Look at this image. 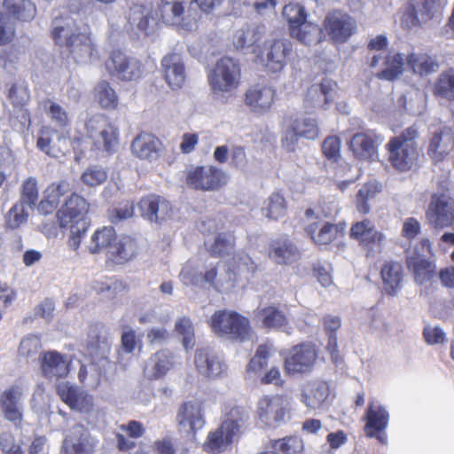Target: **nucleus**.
<instances>
[{
  "instance_id": "1",
  "label": "nucleus",
  "mask_w": 454,
  "mask_h": 454,
  "mask_svg": "<svg viewBox=\"0 0 454 454\" xmlns=\"http://www.w3.org/2000/svg\"><path fill=\"white\" fill-rule=\"evenodd\" d=\"M52 37L56 43L65 46L77 63L88 62L94 51V44L86 31H80L71 18H56L52 22Z\"/></svg>"
},
{
  "instance_id": "2",
  "label": "nucleus",
  "mask_w": 454,
  "mask_h": 454,
  "mask_svg": "<svg viewBox=\"0 0 454 454\" xmlns=\"http://www.w3.org/2000/svg\"><path fill=\"white\" fill-rule=\"evenodd\" d=\"M219 262L216 265L210 264V267L202 274L192 262H187L182 268L179 278L187 286L201 287L206 283L218 291H223L232 286L234 273L225 269L219 271Z\"/></svg>"
},
{
  "instance_id": "3",
  "label": "nucleus",
  "mask_w": 454,
  "mask_h": 454,
  "mask_svg": "<svg viewBox=\"0 0 454 454\" xmlns=\"http://www.w3.org/2000/svg\"><path fill=\"white\" fill-rule=\"evenodd\" d=\"M418 129L415 126L407 128L399 137H394L387 144L389 160L393 167L401 171L410 169L418 158L415 139Z\"/></svg>"
},
{
  "instance_id": "4",
  "label": "nucleus",
  "mask_w": 454,
  "mask_h": 454,
  "mask_svg": "<svg viewBox=\"0 0 454 454\" xmlns=\"http://www.w3.org/2000/svg\"><path fill=\"white\" fill-rule=\"evenodd\" d=\"M247 418V415L244 411L240 414L238 409L232 410L231 418L225 419L217 429L208 434L203 446L204 450L211 453L224 451L239 438Z\"/></svg>"
},
{
  "instance_id": "5",
  "label": "nucleus",
  "mask_w": 454,
  "mask_h": 454,
  "mask_svg": "<svg viewBox=\"0 0 454 454\" xmlns=\"http://www.w3.org/2000/svg\"><path fill=\"white\" fill-rule=\"evenodd\" d=\"M213 333L218 337L243 341L249 334V321L239 313L230 310L215 311L210 319Z\"/></svg>"
},
{
  "instance_id": "6",
  "label": "nucleus",
  "mask_w": 454,
  "mask_h": 454,
  "mask_svg": "<svg viewBox=\"0 0 454 454\" xmlns=\"http://www.w3.org/2000/svg\"><path fill=\"white\" fill-rule=\"evenodd\" d=\"M87 135L98 150L112 153L118 146V129L102 114L90 117L85 124Z\"/></svg>"
},
{
  "instance_id": "7",
  "label": "nucleus",
  "mask_w": 454,
  "mask_h": 454,
  "mask_svg": "<svg viewBox=\"0 0 454 454\" xmlns=\"http://www.w3.org/2000/svg\"><path fill=\"white\" fill-rule=\"evenodd\" d=\"M240 69L234 59H220L208 75L209 84L215 94L228 93L235 90L239 82Z\"/></svg>"
},
{
  "instance_id": "8",
  "label": "nucleus",
  "mask_w": 454,
  "mask_h": 454,
  "mask_svg": "<svg viewBox=\"0 0 454 454\" xmlns=\"http://www.w3.org/2000/svg\"><path fill=\"white\" fill-rule=\"evenodd\" d=\"M124 26L128 32L145 36L153 34L158 27L157 13L149 5L135 4L129 7Z\"/></svg>"
},
{
  "instance_id": "9",
  "label": "nucleus",
  "mask_w": 454,
  "mask_h": 454,
  "mask_svg": "<svg viewBox=\"0 0 454 454\" xmlns=\"http://www.w3.org/2000/svg\"><path fill=\"white\" fill-rule=\"evenodd\" d=\"M98 442L87 427L75 424L66 432L60 454H91Z\"/></svg>"
},
{
  "instance_id": "10",
  "label": "nucleus",
  "mask_w": 454,
  "mask_h": 454,
  "mask_svg": "<svg viewBox=\"0 0 454 454\" xmlns=\"http://www.w3.org/2000/svg\"><path fill=\"white\" fill-rule=\"evenodd\" d=\"M105 66L111 76L123 81L137 80L143 74L142 63L120 51H112Z\"/></svg>"
},
{
  "instance_id": "11",
  "label": "nucleus",
  "mask_w": 454,
  "mask_h": 454,
  "mask_svg": "<svg viewBox=\"0 0 454 454\" xmlns=\"http://www.w3.org/2000/svg\"><path fill=\"white\" fill-rule=\"evenodd\" d=\"M426 215L434 229L451 227L454 223V199L446 192L434 194Z\"/></svg>"
},
{
  "instance_id": "12",
  "label": "nucleus",
  "mask_w": 454,
  "mask_h": 454,
  "mask_svg": "<svg viewBox=\"0 0 454 454\" xmlns=\"http://www.w3.org/2000/svg\"><path fill=\"white\" fill-rule=\"evenodd\" d=\"M305 231L311 239L318 245H328L342 233L346 225L343 223L333 224L322 222L314 209L309 208L305 212Z\"/></svg>"
},
{
  "instance_id": "13",
  "label": "nucleus",
  "mask_w": 454,
  "mask_h": 454,
  "mask_svg": "<svg viewBox=\"0 0 454 454\" xmlns=\"http://www.w3.org/2000/svg\"><path fill=\"white\" fill-rule=\"evenodd\" d=\"M88 212L89 204L86 200L77 194H72L58 212L60 227L78 226L82 230H87L89 227L86 218Z\"/></svg>"
},
{
  "instance_id": "14",
  "label": "nucleus",
  "mask_w": 454,
  "mask_h": 454,
  "mask_svg": "<svg viewBox=\"0 0 454 454\" xmlns=\"http://www.w3.org/2000/svg\"><path fill=\"white\" fill-rule=\"evenodd\" d=\"M227 182L226 174L212 166L192 168L186 176L187 184L194 189L203 191L217 190Z\"/></svg>"
},
{
  "instance_id": "15",
  "label": "nucleus",
  "mask_w": 454,
  "mask_h": 454,
  "mask_svg": "<svg viewBox=\"0 0 454 454\" xmlns=\"http://www.w3.org/2000/svg\"><path fill=\"white\" fill-rule=\"evenodd\" d=\"M291 51L292 43L288 40L270 39L263 43L262 60L269 71L279 72L286 67L287 57Z\"/></svg>"
},
{
  "instance_id": "16",
  "label": "nucleus",
  "mask_w": 454,
  "mask_h": 454,
  "mask_svg": "<svg viewBox=\"0 0 454 454\" xmlns=\"http://www.w3.org/2000/svg\"><path fill=\"white\" fill-rule=\"evenodd\" d=\"M287 399L280 395L264 396L258 402L259 419L270 427H277L284 422L288 407Z\"/></svg>"
},
{
  "instance_id": "17",
  "label": "nucleus",
  "mask_w": 454,
  "mask_h": 454,
  "mask_svg": "<svg viewBox=\"0 0 454 454\" xmlns=\"http://www.w3.org/2000/svg\"><path fill=\"white\" fill-rule=\"evenodd\" d=\"M178 431L192 438L205 426L202 405L198 401L183 403L176 414Z\"/></svg>"
},
{
  "instance_id": "18",
  "label": "nucleus",
  "mask_w": 454,
  "mask_h": 454,
  "mask_svg": "<svg viewBox=\"0 0 454 454\" xmlns=\"http://www.w3.org/2000/svg\"><path fill=\"white\" fill-rule=\"evenodd\" d=\"M319 135V129L316 119L300 116L293 119L288 129L282 137V145L288 151H293L294 145L301 137L316 139Z\"/></svg>"
},
{
  "instance_id": "19",
  "label": "nucleus",
  "mask_w": 454,
  "mask_h": 454,
  "mask_svg": "<svg viewBox=\"0 0 454 454\" xmlns=\"http://www.w3.org/2000/svg\"><path fill=\"white\" fill-rule=\"evenodd\" d=\"M194 363L198 372L208 379L223 377L228 366L223 356L211 348L197 349Z\"/></svg>"
},
{
  "instance_id": "20",
  "label": "nucleus",
  "mask_w": 454,
  "mask_h": 454,
  "mask_svg": "<svg viewBox=\"0 0 454 454\" xmlns=\"http://www.w3.org/2000/svg\"><path fill=\"white\" fill-rule=\"evenodd\" d=\"M325 28L335 43H343L356 31V21L348 13L333 11L325 20Z\"/></svg>"
},
{
  "instance_id": "21",
  "label": "nucleus",
  "mask_w": 454,
  "mask_h": 454,
  "mask_svg": "<svg viewBox=\"0 0 454 454\" xmlns=\"http://www.w3.org/2000/svg\"><path fill=\"white\" fill-rule=\"evenodd\" d=\"M314 345L302 343L289 350L285 359V369L287 373H303L309 372L317 359Z\"/></svg>"
},
{
  "instance_id": "22",
  "label": "nucleus",
  "mask_w": 454,
  "mask_h": 454,
  "mask_svg": "<svg viewBox=\"0 0 454 454\" xmlns=\"http://www.w3.org/2000/svg\"><path fill=\"white\" fill-rule=\"evenodd\" d=\"M0 409L7 420L21 423L24 411V392L20 386L12 385L0 394Z\"/></svg>"
},
{
  "instance_id": "23",
  "label": "nucleus",
  "mask_w": 454,
  "mask_h": 454,
  "mask_svg": "<svg viewBox=\"0 0 454 454\" xmlns=\"http://www.w3.org/2000/svg\"><path fill=\"white\" fill-rule=\"evenodd\" d=\"M36 145L47 155L59 158L68 151L69 133L67 131H57L49 127L43 128L39 132Z\"/></svg>"
},
{
  "instance_id": "24",
  "label": "nucleus",
  "mask_w": 454,
  "mask_h": 454,
  "mask_svg": "<svg viewBox=\"0 0 454 454\" xmlns=\"http://www.w3.org/2000/svg\"><path fill=\"white\" fill-rule=\"evenodd\" d=\"M159 11L162 21L169 26H176L184 30H192L196 26V18L192 17L190 11L184 12L183 3L178 0H160Z\"/></svg>"
},
{
  "instance_id": "25",
  "label": "nucleus",
  "mask_w": 454,
  "mask_h": 454,
  "mask_svg": "<svg viewBox=\"0 0 454 454\" xmlns=\"http://www.w3.org/2000/svg\"><path fill=\"white\" fill-rule=\"evenodd\" d=\"M337 83L328 78H324L319 83L311 85L306 93L304 98V107L306 109L323 108L335 99Z\"/></svg>"
},
{
  "instance_id": "26",
  "label": "nucleus",
  "mask_w": 454,
  "mask_h": 454,
  "mask_svg": "<svg viewBox=\"0 0 454 454\" xmlns=\"http://www.w3.org/2000/svg\"><path fill=\"white\" fill-rule=\"evenodd\" d=\"M57 392L72 410L89 414L93 411L92 396L68 382L59 383Z\"/></svg>"
},
{
  "instance_id": "27",
  "label": "nucleus",
  "mask_w": 454,
  "mask_h": 454,
  "mask_svg": "<svg viewBox=\"0 0 454 454\" xmlns=\"http://www.w3.org/2000/svg\"><path fill=\"white\" fill-rule=\"evenodd\" d=\"M141 216L150 222H159L168 218L172 208L169 202L158 195H149L138 203Z\"/></svg>"
},
{
  "instance_id": "28",
  "label": "nucleus",
  "mask_w": 454,
  "mask_h": 454,
  "mask_svg": "<svg viewBox=\"0 0 454 454\" xmlns=\"http://www.w3.org/2000/svg\"><path fill=\"white\" fill-rule=\"evenodd\" d=\"M161 142L153 134L141 132L131 143L132 153L142 160L149 162L156 160L160 154Z\"/></svg>"
},
{
  "instance_id": "29",
  "label": "nucleus",
  "mask_w": 454,
  "mask_h": 454,
  "mask_svg": "<svg viewBox=\"0 0 454 454\" xmlns=\"http://www.w3.org/2000/svg\"><path fill=\"white\" fill-rule=\"evenodd\" d=\"M268 255L278 264H291L300 258L301 252L291 239L282 236L270 241Z\"/></svg>"
},
{
  "instance_id": "30",
  "label": "nucleus",
  "mask_w": 454,
  "mask_h": 454,
  "mask_svg": "<svg viewBox=\"0 0 454 454\" xmlns=\"http://www.w3.org/2000/svg\"><path fill=\"white\" fill-rule=\"evenodd\" d=\"M71 361L57 351L45 352L41 359L43 375L52 380L65 378L69 373Z\"/></svg>"
},
{
  "instance_id": "31",
  "label": "nucleus",
  "mask_w": 454,
  "mask_h": 454,
  "mask_svg": "<svg viewBox=\"0 0 454 454\" xmlns=\"http://www.w3.org/2000/svg\"><path fill=\"white\" fill-rule=\"evenodd\" d=\"M275 94L270 86L257 84L247 90L245 102L253 112L264 114L271 107Z\"/></svg>"
},
{
  "instance_id": "32",
  "label": "nucleus",
  "mask_w": 454,
  "mask_h": 454,
  "mask_svg": "<svg viewBox=\"0 0 454 454\" xmlns=\"http://www.w3.org/2000/svg\"><path fill=\"white\" fill-rule=\"evenodd\" d=\"M161 67L166 82L177 90L184 84L186 74L183 58L178 53H169L161 60Z\"/></svg>"
},
{
  "instance_id": "33",
  "label": "nucleus",
  "mask_w": 454,
  "mask_h": 454,
  "mask_svg": "<svg viewBox=\"0 0 454 454\" xmlns=\"http://www.w3.org/2000/svg\"><path fill=\"white\" fill-rule=\"evenodd\" d=\"M329 396V386L325 381H315L309 384L301 392L300 401L309 411L322 409L325 406Z\"/></svg>"
},
{
  "instance_id": "34",
  "label": "nucleus",
  "mask_w": 454,
  "mask_h": 454,
  "mask_svg": "<svg viewBox=\"0 0 454 454\" xmlns=\"http://www.w3.org/2000/svg\"><path fill=\"white\" fill-rule=\"evenodd\" d=\"M365 433L373 437L376 432L385 431L388 426V411L378 402H370L365 413Z\"/></svg>"
},
{
  "instance_id": "35",
  "label": "nucleus",
  "mask_w": 454,
  "mask_h": 454,
  "mask_svg": "<svg viewBox=\"0 0 454 454\" xmlns=\"http://www.w3.org/2000/svg\"><path fill=\"white\" fill-rule=\"evenodd\" d=\"M453 132L449 127H442L433 133L428 153L435 160H442L453 148Z\"/></svg>"
},
{
  "instance_id": "36",
  "label": "nucleus",
  "mask_w": 454,
  "mask_h": 454,
  "mask_svg": "<svg viewBox=\"0 0 454 454\" xmlns=\"http://www.w3.org/2000/svg\"><path fill=\"white\" fill-rule=\"evenodd\" d=\"M173 365L171 354L161 350L152 355L145 363L144 375L150 380L162 378Z\"/></svg>"
},
{
  "instance_id": "37",
  "label": "nucleus",
  "mask_w": 454,
  "mask_h": 454,
  "mask_svg": "<svg viewBox=\"0 0 454 454\" xmlns=\"http://www.w3.org/2000/svg\"><path fill=\"white\" fill-rule=\"evenodd\" d=\"M349 148L359 160H370L376 153V136L372 133H356L349 141Z\"/></svg>"
},
{
  "instance_id": "38",
  "label": "nucleus",
  "mask_w": 454,
  "mask_h": 454,
  "mask_svg": "<svg viewBox=\"0 0 454 454\" xmlns=\"http://www.w3.org/2000/svg\"><path fill=\"white\" fill-rule=\"evenodd\" d=\"M254 320L265 329H279L286 326L287 319L285 314L275 306L257 309L254 311Z\"/></svg>"
},
{
  "instance_id": "39",
  "label": "nucleus",
  "mask_w": 454,
  "mask_h": 454,
  "mask_svg": "<svg viewBox=\"0 0 454 454\" xmlns=\"http://www.w3.org/2000/svg\"><path fill=\"white\" fill-rule=\"evenodd\" d=\"M405 61L406 67L419 75H427L438 69L437 62L423 52L411 51L405 56Z\"/></svg>"
},
{
  "instance_id": "40",
  "label": "nucleus",
  "mask_w": 454,
  "mask_h": 454,
  "mask_svg": "<svg viewBox=\"0 0 454 454\" xmlns=\"http://www.w3.org/2000/svg\"><path fill=\"white\" fill-rule=\"evenodd\" d=\"M350 237L364 246L380 243L384 238L383 234L378 231L368 219L353 224L350 229Z\"/></svg>"
},
{
  "instance_id": "41",
  "label": "nucleus",
  "mask_w": 454,
  "mask_h": 454,
  "mask_svg": "<svg viewBox=\"0 0 454 454\" xmlns=\"http://www.w3.org/2000/svg\"><path fill=\"white\" fill-rule=\"evenodd\" d=\"M407 266L412 270L417 283L423 285L433 279L436 274V266L433 262L420 256L407 258Z\"/></svg>"
},
{
  "instance_id": "42",
  "label": "nucleus",
  "mask_w": 454,
  "mask_h": 454,
  "mask_svg": "<svg viewBox=\"0 0 454 454\" xmlns=\"http://www.w3.org/2000/svg\"><path fill=\"white\" fill-rule=\"evenodd\" d=\"M137 252V244L130 237H122L110 247L109 256L117 263L131 260Z\"/></svg>"
},
{
  "instance_id": "43",
  "label": "nucleus",
  "mask_w": 454,
  "mask_h": 454,
  "mask_svg": "<svg viewBox=\"0 0 454 454\" xmlns=\"http://www.w3.org/2000/svg\"><path fill=\"white\" fill-rule=\"evenodd\" d=\"M380 274L387 294H395L401 286L402 265L398 262H387L383 265Z\"/></svg>"
},
{
  "instance_id": "44",
  "label": "nucleus",
  "mask_w": 454,
  "mask_h": 454,
  "mask_svg": "<svg viewBox=\"0 0 454 454\" xmlns=\"http://www.w3.org/2000/svg\"><path fill=\"white\" fill-rule=\"evenodd\" d=\"M290 34L306 45L316 44L322 39L321 28L317 25L307 20L299 23L297 27L292 28Z\"/></svg>"
},
{
  "instance_id": "45",
  "label": "nucleus",
  "mask_w": 454,
  "mask_h": 454,
  "mask_svg": "<svg viewBox=\"0 0 454 454\" xmlns=\"http://www.w3.org/2000/svg\"><path fill=\"white\" fill-rule=\"evenodd\" d=\"M4 7L15 19L22 21L32 20L36 14V7L30 0H4Z\"/></svg>"
},
{
  "instance_id": "46",
  "label": "nucleus",
  "mask_w": 454,
  "mask_h": 454,
  "mask_svg": "<svg viewBox=\"0 0 454 454\" xmlns=\"http://www.w3.org/2000/svg\"><path fill=\"white\" fill-rule=\"evenodd\" d=\"M263 34L261 27L245 25L238 29L233 35V44L236 49H244L253 46Z\"/></svg>"
},
{
  "instance_id": "47",
  "label": "nucleus",
  "mask_w": 454,
  "mask_h": 454,
  "mask_svg": "<svg viewBox=\"0 0 454 454\" xmlns=\"http://www.w3.org/2000/svg\"><path fill=\"white\" fill-rule=\"evenodd\" d=\"M385 68L378 74L380 79L393 81L400 76L406 67L405 56L403 53H390L385 60Z\"/></svg>"
},
{
  "instance_id": "48",
  "label": "nucleus",
  "mask_w": 454,
  "mask_h": 454,
  "mask_svg": "<svg viewBox=\"0 0 454 454\" xmlns=\"http://www.w3.org/2000/svg\"><path fill=\"white\" fill-rule=\"evenodd\" d=\"M116 240V233L113 227H103L97 230L91 237V242L89 246V251L91 254H98L103 249L110 252V247Z\"/></svg>"
},
{
  "instance_id": "49",
  "label": "nucleus",
  "mask_w": 454,
  "mask_h": 454,
  "mask_svg": "<svg viewBox=\"0 0 454 454\" xmlns=\"http://www.w3.org/2000/svg\"><path fill=\"white\" fill-rule=\"evenodd\" d=\"M286 200L279 192H273L263 203L262 211L269 219L277 220L286 214Z\"/></svg>"
},
{
  "instance_id": "50",
  "label": "nucleus",
  "mask_w": 454,
  "mask_h": 454,
  "mask_svg": "<svg viewBox=\"0 0 454 454\" xmlns=\"http://www.w3.org/2000/svg\"><path fill=\"white\" fill-rule=\"evenodd\" d=\"M271 447L284 454H301L304 450V442L301 437L290 435L272 441Z\"/></svg>"
},
{
  "instance_id": "51",
  "label": "nucleus",
  "mask_w": 454,
  "mask_h": 454,
  "mask_svg": "<svg viewBox=\"0 0 454 454\" xmlns=\"http://www.w3.org/2000/svg\"><path fill=\"white\" fill-rule=\"evenodd\" d=\"M411 4L423 23L431 20L442 9L439 0H411Z\"/></svg>"
},
{
  "instance_id": "52",
  "label": "nucleus",
  "mask_w": 454,
  "mask_h": 454,
  "mask_svg": "<svg viewBox=\"0 0 454 454\" xmlns=\"http://www.w3.org/2000/svg\"><path fill=\"white\" fill-rule=\"evenodd\" d=\"M175 331L182 336V344L185 349L194 347V327L190 318L186 317L178 318L175 323Z\"/></svg>"
},
{
  "instance_id": "53",
  "label": "nucleus",
  "mask_w": 454,
  "mask_h": 454,
  "mask_svg": "<svg viewBox=\"0 0 454 454\" xmlns=\"http://www.w3.org/2000/svg\"><path fill=\"white\" fill-rule=\"evenodd\" d=\"M95 92L96 98L102 107L114 109L117 106V95L107 82H100L95 88Z\"/></svg>"
},
{
  "instance_id": "54",
  "label": "nucleus",
  "mask_w": 454,
  "mask_h": 454,
  "mask_svg": "<svg viewBox=\"0 0 454 454\" xmlns=\"http://www.w3.org/2000/svg\"><path fill=\"white\" fill-rule=\"evenodd\" d=\"M234 249V237L231 233L218 234L215 241L208 246V252L215 256L231 254Z\"/></svg>"
},
{
  "instance_id": "55",
  "label": "nucleus",
  "mask_w": 454,
  "mask_h": 454,
  "mask_svg": "<svg viewBox=\"0 0 454 454\" xmlns=\"http://www.w3.org/2000/svg\"><path fill=\"white\" fill-rule=\"evenodd\" d=\"M45 108L48 116L56 126L65 129L70 125V116L60 105L48 99L45 102Z\"/></svg>"
},
{
  "instance_id": "56",
  "label": "nucleus",
  "mask_w": 454,
  "mask_h": 454,
  "mask_svg": "<svg viewBox=\"0 0 454 454\" xmlns=\"http://www.w3.org/2000/svg\"><path fill=\"white\" fill-rule=\"evenodd\" d=\"M434 93L437 96L448 100H454V71L450 70L442 74L434 87Z\"/></svg>"
},
{
  "instance_id": "57",
  "label": "nucleus",
  "mask_w": 454,
  "mask_h": 454,
  "mask_svg": "<svg viewBox=\"0 0 454 454\" xmlns=\"http://www.w3.org/2000/svg\"><path fill=\"white\" fill-rule=\"evenodd\" d=\"M282 15L290 27V31L306 20L307 14L304 8L297 3H290L283 8Z\"/></svg>"
},
{
  "instance_id": "58",
  "label": "nucleus",
  "mask_w": 454,
  "mask_h": 454,
  "mask_svg": "<svg viewBox=\"0 0 454 454\" xmlns=\"http://www.w3.org/2000/svg\"><path fill=\"white\" fill-rule=\"evenodd\" d=\"M273 350V344L270 341L261 344L254 355L250 360L247 370L251 372L260 371L266 365L268 357L270 352Z\"/></svg>"
},
{
  "instance_id": "59",
  "label": "nucleus",
  "mask_w": 454,
  "mask_h": 454,
  "mask_svg": "<svg viewBox=\"0 0 454 454\" xmlns=\"http://www.w3.org/2000/svg\"><path fill=\"white\" fill-rule=\"evenodd\" d=\"M78 377L80 381L87 387L96 388L101 380V374L97 366L93 364L90 365H81Z\"/></svg>"
},
{
  "instance_id": "60",
  "label": "nucleus",
  "mask_w": 454,
  "mask_h": 454,
  "mask_svg": "<svg viewBox=\"0 0 454 454\" xmlns=\"http://www.w3.org/2000/svg\"><path fill=\"white\" fill-rule=\"evenodd\" d=\"M38 200V188L37 181L34 177H29L24 181L22 185L21 200L19 203L27 205L29 207H34Z\"/></svg>"
},
{
  "instance_id": "61",
  "label": "nucleus",
  "mask_w": 454,
  "mask_h": 454,
  "mask_svg": "<svg viewBox=\"0 0 454 454\" xmlns=\"http://www.w3.org/2000/svg\"><path fill=\"white\" fill-rule=\"evenodd\" d=\"M376 187L373 184H364L356 194V209L361 214H368L371 207L369 200H372L376 195Z\"/></svg>"
},
{
  "instance_id": "62",
  "label": "nucleus",
  "mask_w": 454,
  "mask_h": 454,
  "mask_svg": "<svg viewBox=\"0 0 454 454\" xmlns=\"http://www.w3.org/2000/svg\"><path fill=\"white\" fill-rule=\"evenodd\" d=\"M106 178V171L98 166H91L86 168L81 176L83 184L91 187L103 184Z\"/></svg>"
},
{
  "instance_id": "63",
  "label": "nucleus",
  "mask_w": 454,
  "mask_h": 454,
  "mask_svg": "<svg viewBox=\"0 0 454 454\" xmlns=\"http://www.w3.org/2000/svg\"><path fill=\"white\" fill-rule=\"evenodd\" d=\"M28 214L25 211V205L17 202L6 215V224L9 228L17 229L27 222Z\"/></svg>"
},
{
  "instance_id": "64",
  "label": "nucleus",
  "mask_w": 454,
  "mask_h": 454,
  "mask_svg": "<svg viewBox=\"0 0 454 454\" xmlns=\"http://www.w3.org/2000/svg\"><path fill=\"white\" fill-rule=\"evenodd\" d=\"M41 348L40 339L36 336L31 335L22 339L19 354L20 356L29 359L34 358Z\"/></svg>"
}]
</instances>
